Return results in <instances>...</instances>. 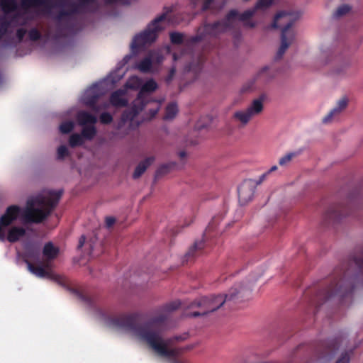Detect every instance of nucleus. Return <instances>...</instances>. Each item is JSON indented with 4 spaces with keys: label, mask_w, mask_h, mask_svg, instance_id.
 <instances>
[{
    "label": "nucleus",
    "mask_w": 363,
    "mask_h": 363,
    "mask_svg": "<svg viewBox=\"0 0 363 363\" xmlns=\"http://www.w3.org/2000/svg\"><path fill=\"white\" fill-rule=\"evenodd\" d=\"M203 241H199V242H196L193 247L194 249L200 250L203 247Z\"/></svg>",
    "instance_id": "obj_39"
},
{
    "label": "nucleus",
    "mask_w": 363,
    "mask_h": 363,
    "mask_svg": "<svg viewBox=\"0 0 363 363\" xmlns=\"http://www.w3.org/2000/svg\"><path fill=\"white\" fill-rule=\"evenodd\" d=\"M177 301L164 306L161 314L145 323H139L135 315H120L111 318L107 324L113 328L124 331L137 340L147 343L154 352L171 363H182L178 358L179 350L171 345L169 339H164L158 331L159 323L166 318V313L179 308Z\"/></svg>",
    "instance_id": "obj_1"
},
{
    "label": "nucleus",
    "mask_w": 363,
    "mask_h": 363,
    "mask_svg": "<svg viewBox=\"0 0 363 363\" xmlns=\"http://www.w3.org/2000/svg\"><path fill=\"white\" fill-rule=\"evenodd\" d=\"M124 74L125 72L121 71L120 68L116 72H111L106 78L93 84L85 90L81 96V101L86 106L90 107L96 113L107 108L108 107V104L99 106L96 105V103L101 96L113 88L114 84L118 82L123 77Z\"/></svg>",
    "instance_id": "obj_6"
},
{
    "label": "nucleus",
    "mask_w": 363,
    "mask_h": 363,
    "mask_svg": "<svg viewBox=\"0 0 363 363\" xmlns=\"http://www.w3.org/2000/svg\"><path fill=\"white\" fill-rule=\"evenodd\" d=\"M99 120L101 123L108 124L113 121V117L109 113L104 112L100 115Z\"/></svg>",
    "instance_id": "obj_31"
},
{
    "label": "nucleus",
    "mask_w": 363,
    "mask_h": 363,
    "mask_svg": "<svg viewBox=\"0 0 363 363\" xmlns=\"http://www.w3.org/2000/svg\"><path fill=\"white\" fill-rule=\"evenodd\" d=\"M158 85L153 79L142 83L137 99L133 101L131 108L123 113L118 129L123 126L130 129L138 125V122L135 121V118L141 112H143L145 120H150L156 116L160 109L162 101L154 100L147 94L155 91Z\"/></svg>",
    "instance_id": "obj_3"
},
{
    "label": "nucleus",
    "mask_w": 363,
    "mask_h": 363,
    "mask_svg": "<svg viewBox=\"0 0 363 363\" xmlns=\"http://www.w3.org/2000/svg\"><path fill=\"white\" fill-rule=\"evenodd\" d=\"M178 113V108L176 104L171 103L167 108L165 115L164 116V120H172Z\"/></svg>",
    "instance_id": "obj_25"
},
{
    "label": "nucleus",
    "mask_w": 363,
    "mask_h": 363,
    "mask_svg": "<svg viewBox=\"0 0 363 363\" xmlns=\"http://www.w3.org/2000/svg\"><path fill=\"white\" fill-rule=\"evenodd\" d=\"M179 156L181 159H184L186 157V152L185 151H181L179 152Z\"/></svg>",
    "instance_id": "obj_43"
},
{
    "label": "nucleus",
    "mask_w": 363,
    "mask_h": 363,
    "mask_svg": "<svg viewBox=\"0 0 363 363\" xmlns=\"http://www.w3.org/2000/svg\"><path fill=\"white\" fill-rule=\"evenodd\" d=\"M169 52V48H165L162 50L150 51L135 65L134 68L144 73L154 72L157 70L158 66L164 60L162 52Z\"/></svg>",
    "instance_id": "obj_10"
},
{
    "label": "nucleus",
    "mask_w": 363,
    "mask_h": 363,
    "mask_svg": "<svg viewBox=\"0 0 363 363\" xmlns=\"http://www.w3.org/2000/svg\"><path fill=\"white\" fill-rule=\"evenodd\" d=\"M269 69V67L267 66H264L262 68L260 69V70L257 73V76L261 75L262 73L267 72Z\"/></svg>",
    "instance_id": "obj_41"
},
{
    "label": "nucleus",
    "mask_w": 363,
    "mask_h": 363,
    "mask_svg": "<svg viewBox=\"0 0 363 363\" xmlns=\"http://www.w3.org/2000/svg\"><path fill=\"white\" fill-rule=\"evenodd\" d=\"M273 1L274 0H258L255 7L257 10H264L272 4Z\"/></svg>",
    "instance_id": "obj_27"
},
{
    "label": "nucleus",
    "mask_w": 363,
    "mask_h": 363,
    "mask_svg": "<svg viewBox=\"0 0 363 363\" xmlns=\"http://www.w3.org/2000/svg\"><path fill=\"white\" fill-rule=\"evenodd\" d=\"M208 23H206V25ZM205 26H206V24H204L203 26L200 27L198 30L197 35L195 37L191 38L190 40H186L185 38V35L181 33H178V32L171 33H170L171 41L173 44H177V45L182 43L183 42H186L185 46L186 48H189V46L190 45H192L198 41L202 40L208 37H213L212 35H206V36L200 38L199 30L201 28H203Z\"/></svg>",
    "instance_id": "obj_17"
},
{
    "label": "nucleus",
    "mask_w": 363,
    "mask_h": 363,
    "mask_svg": "<svg viewBox=\"0 0 363 363\" xmlns=\"http://www.w3.org/2000/svg\"><path fill=\"white\" fill-rule=\"evenodd\" d=\"M1 6L5 11H9L16 7V3L13 0H2Z\"/></svg>",
    "instance_id": "obj_30"
},
{
    "label": "nucleus",
    "mask_w": 363,
    "mask_h": 363,
    "mask_svg": "<svg viewBox=\"0 0 363 363\" xmlns=\"http://www.w3.org/2000/svg\"><path fill=\"white\" fill-rule=\"evenodd\" d=\"M296 32L294 30H285L281 31V43L276 54V58L282 57L289 46L294 42Z\"/></svg>",
    "instance_id": "obj_15"
},
{
    "label": "nucleus",
    "mask_w": 363,
    "mask_h": 363,
    "mask_svg": "<svg viewBox=\"0 0 363 363\" xmlns=\"http://www.w3.org/2000/svg\"><path fill=\"white\" fill-rule=\"evenodd\" d=\"M130 57H131V55H125L123 60V65L126 64L129 61Z\"/></svg>",
    "instance_id": "obj_42"
},
{
    "label": "nucleus",
    "mask_w": 363,
    "mask_h": 363,
    "mask_svg": "<svg viewBox=\"0 0 363 363\" xmlns=\"http://www.w3.org/2000/svg\"><path fill=\"white\" fill-rule=\"evenodd\" d=\"M40 37V33L36 29H32L29 32V38L33 40H38Z\"/></svg>",
    "instance_id": "obj_35"
},
{
    "label": "nucleus",
    "mask_w": 363,
    "mask_h": 363,
    "mask_svg": "<svg viewBox=\"0 0 363 363\" xmlns=\"http://www.w3.org/2000/svg\"><path fill=\"white\" fill-rule=\"evenodd\" d=\"M294 156H295L294 153H292V152L288 153L279 159V164L281 166H286L292 160V159L294 158Z\"/></svg>",
    "instance_id": "obj_29"
},
{
    "label": "nucleus",
    "mask_w": 363,
    "mask_h": 363,
    "mask_svg": "<svg viewBox=\"0 0 363 363\" xmlns=\"http://www.w3.org/2000/svg\"><path fill=\"white\" fill-rule=\"evenodd\" d=\"M348 99L346 97L340 99L336 105L330 110V111L323 117L322 121L323 123H330L337 118L347 108Z\"/></svg>",
    "instance_id": "obj_16"
},
{
    "label": "nucleus",
    "mask_w": 363,
    "mask_h": 363,
    "mask_svg": "<svg viewBox=\"0 0 363 363\" xmlns=\"http://www.w3.org/2000/svg\"><path fill=\"white\" fill-rule=\"evenodd\" d=\"M58 252V248L54 246L52 242H48L43 247V257L48 260L53 259L57 257Z\"/></svg>",
    "instance_id": "obj_22"
},
{
    "label": "nucleus",
    "mask_w": 363,
    "mask_h": 363,
    "mask_svg": "<svg viewBox=\"0 0 363 363\" xmlns=\"http://www.w3.org/2000/svg\"><path fill=\"white\" fill-rule=\"evenodd\" d=\"M74 127V123L72 121H65L60 125V131L62 133H68L71 132Z\"/></svg>",
    "instance_id": "obj_26"
},
{
    "label": "nucleus",
    "mask_w": 363,
    "mask_h": 363,
    "mask_svg": "<svg viewBox=\"0 0 363 363\" xmlns=\"http://www.w3.org/2000/svg\"><path fill=\"white\" fill-rule=\"evenodd\" d=\"M174 66L167 77L166 81L169 82L177 69H183L184 71H196L203 62V56L201 53L194 52L191 50H181L173 53Z\"/></svg>",
    "instance_id": "obj_8"
},
{
    "label": "nucleus",
    "mask_w": 363,
    "mask_h": 363,
    "mask_svg": "<svg viewBox=\"0 0 363 363\" xmlns=\"http://www.w3.org/2000/svg\"><path fill=\"white\" fill-rule=\"evenodd\" d=\"M360 267L363 269V262L360 264Z\"/></svg>",
    "instance_id": "obj_45"
},
{
    "label": "nucleus",
    "mask_w": 363,
    "mask_h": 363,
    "mask_svg": "<svg viewBox=\"0 0 363 363\" xmlns=\"http://www.w3.org/2000/svg\"><path fill=\"white\" fill-rule=\"evenodd\" d=\"M350 11V7L348 5H342L339 6L335 11L334 15L335 17H341Z\"/></svg>",
    "instance_id": "obj_28"
},
{
    "label": "nucleus",
    "mask_w": 363,
    "mask_h": 363,
    "mask_svg": "<svg viewBox=\"0 0 363 363\" xmlns=\"http://www.w3.org/2000/svg\"><path fill=\"white\" fill-rule=\"evenodd\" d=\"M298 18L296 13L287 11H280L274 16V20L268 28H281V31L285 30H293L292 25Z\"/></svg>",
    "instance_id": "obj_11"
},
{
    "label": "nucleus",
    "mask_w": 363,
    "mask_h": 363,
    "mask_svg": "<svg viewBox=\"0 0 363 363\" xmlns=\"http://www.w3.org/2000/svg\"><path fill=\"white\" fill-rule=\"evenodd\" d=\"M57 153L58 159H63L68 155L69 150L65 145H61L58 147Z\"/></svg>",
    "instance_id": "obj_32"
},
{
    "label": "nucleus",
    "mask_w": 363,
    "mask_h": 363,
    "mask_svg": "<svg viewBox=\"0 0 363 363\" xmlns=\"http://www.w3.org/2000/svg\"><path fill=\"white\" fill-rule=\"evenodd\" d=\"M115 218L113 217H108L106 219V224L109 228L112 226L115 223Z\"/></svg>",
    "instance_id": "obj_37"
},
{
    "label": "nucleus",
    "mask_w": 363,
    "mask_h": 363,
    "mask_svg": "<svg viewBox=\"0 0 363 363\" xmlns=\"http://www.w3.org/2000/svg\"><path fill=\"white\" fill-rule=\"evenodd\" d=\"M22 6L25 9L23 15H27L28 11L30 9H49L51 6V1L50 0H22ZM16 18L19 24H25L27 22L24 16H18Z\"/></svg>",
    "instance_id": "obj_13"
},
{
    "label": "nucleus",
    "mask_w": 363,
    "mask_h": 363,
    "mask_svg": "<svg viewBox=\"0 0 363 363\" xmlns=\"http://www.w3.org/2000/svg\"><path fill=\"white\" fill-rule=\"evenodd\" d=\"M216 0H190V4L193 8L201 6L202 11H206L213 9Z\"/></svg>",
    "instance_id": "obj_23"
},
{
    "label": "nucleus",
    "mask_w": 363,
    "mask_h": 363,
    "mask_svg": "<svg viewBox=\"0 0 363 363\" xmlns=\"http://www.w3.org/2000/svg\"><path fill=\"white\" fill-rule=\"evenodd\" d=\"M60 193L45 190L29 199L23 211L18 206H11L0 217V240L15 242L24 236L26 230L15 225L22 216L26 223H39L45 219L57 205Z\"/></svg>",
    "instance_id": "obj_2"
},
{
    "label": "nucleus",
    "mask_w": 363,
    "mask_h": 363,
    "mask_svg": "<svg viewBox=\"0 0 363 363\" xmlns=\"http://www.w3.org/2000/svg\"><path fill=\"white\" fill-rule=\"evenodd\" d=\"M127 103L128 97L125 89L117 90L111 96L110 104L113 106H124Z\"/></svg>",
    "instance_id": "obj_18"
},
{
    "label": "nucleus",
    "mask_w": 363,
    "mask_h": 363,
    "mask_svg": "<svg viewBox=\"0 0 363 363\" xmlns=\"http://www.w3.org/2000/svg\"><path fill=\"white\" fill-rule=\"evenodd\" d=\"M169 20L168 13H164L155 18L143 32L134 36L130 45L132 52H135L137 50L153 43L157 39L158 33L168 26Z\"/></svg>",
    "instance_id": "obj_7"
},
{
    "label": "nucleus",
    "mask_w": 363,
    "mask_h": 363,
    "mask_svg": "<svg viewBox=\"0 0 363 363\" xmlns=\"http://www.w3.org/2000/svg\"><path fill=\"white\" fill-rule=\"evenodd\" d=\"M77 120L78 124L83 127L82 135L75 133L69 138V145L71 147L81 145L84 143V139L91 140L96 133V129L94 126L97 122L96 116L86 111H82L77 113Z\"/></svg>",
    "instance_id": "obj_9"
},
{
    "label": "nucleus",
    "mask_w": 363,
    "mask_h": 363,
    "mask_svg": "<svg viewBox=\"0 0 363 363\" xmlns=\"http://www.w3.org/2000/svg\"><path fill=\"white\" fill-rule=\"evenodd\" d=\"M277 169V166H272L267 172L269 174L271 172H274Z\"/></svg>",
    "instance_id": "obj_44"
},
{
    "label": "nucleus",
    "mask_w": 363,
    "mask_h": 363,
    "mask_svg": "<svg viewBox=\"0 0 363 363\" xmlns=\"http://www.w3.org/2000/svg\"><path fill=\"white\" fill-rule=\"evenodd\" d=\"M245 108L247 110L250 115L254 118L262 112L264 109V101L261 98L254 99Z\"/></svg>",
    "instance_id": "obj_19"
},
{
    "label": "nucleus",
    "mask_w": 363,
    "mask_h": 363,
    "mask_svg": "<svg viewBox=\"0 0 363 363\" xmlns=\"http://www.w3.org/2000/svg\"><path fill=\"white\" fill-rule=\"evenodd\" d=\"M142 79L137 76H133L128 79L127 81L124 89L127 91V89H131L134 90H137L138 89H140L142 85Z\"/></svg>",
    "instance_id": "obj_24"
},
{
    "label": "nucleus",
    "mask_w": 363,
    "mask_h": 363,
    "mask_svg": "<svg viewBox=\"0 0 363 363\" xmlns=\"http://www.w3.org/2000/svg\"><path fill=\"white\" fill-rule=\"evenodd\" d=\"M257 183L253 179L245 180L238 189V200L241 205H245L250 202L255 194Z\"/></svg>",
    "instance_id": "obj_12"
},
{
    "label": "nucleus",
    "mask_w": 363,
    "mask_h": 363,
    "mask_svg": "<svg viewBox=\"0 0 363 363\" xmlns=\"http://www.w3.org/2000/svg\"><path fill=\"white\" fill-rule=\"evenodd\" d=\"M26 31V30L21 28L17 30V36L19 40H21L24 37Z\"/></svg>",
    "instance_id": "obj_36"
},
{
    "label": "nucleus",
    "mask_w": 363,
    "mask_h": 363,
    "mask_svg": "<svg viewBox=\"0 0 363 363\" xmlns=\"http://www.w3.org/2000/svg\"><path fill=\"white\" fill-rule=\"evenodd\" d=\"M334 352L333 351L327 352L325 354H323L318 360L317 363H326L330 361L333 356Z\"/></svg>",
    "instance_id": "obj_33"
},
{
    "label": "nucleus",
    "mask_w": 363,
    "mask_h": 363,
    "mask_svg": "<svg viewBox=\"0 0 363 363\" xmlns=\"http://www.w3.org/2000/svg\"><path fill=\"white\" fill-rule=\"evenodd\" d=\"M85 237L84 236H82L79 240V244H78V248H82L85 242Z\"/></svg>",
    "instance_id": "obj_40"
},
{
    "label": "nucleus",
    "mask_w": 363,
    "mask_h": 363,
    "mask_svg": "<svg viewBox=\"0 0 363 363\" xmlns=\"http://www.w3.org/2000/svg\"><path fill=\"white\" fill-rule=\"evenodd\" d=\"M30 257L28 254V250L26 252V263L28 265V270L33 274H35L36 277L40 278H49L52 279H56L57 276L55 275L52 272V271L50 269V266L48 264H45L43 266H38L35 267L32 264L30 263L28 261V259H30Z\"/></svg>",
    "instance_id": "obj_14"
},
{
    "label": "nucleus",
    "mask_w": 363,
    "mask_h": 363,
    "mask_svg": "<svg viewBox=\"0 0 363 363\" xmlns=\"http://www.w3.org/2000/svg\"><path fill=\"white\" fill-rule=\"evenodd\" d=\"M350 359V354L347 352H345L338 357L336 363H349Z\"/></svg>",
    "instance_id": "obj_34"
},
{
    "label": "nucleus",
    "mask_w": 363,
    "mask_h": 363,
    "mask_svg": "<svg viewBox=\"0 0 363 363\" xmlns=\"http://www.w3.org/2000/svg\"><path fill=\"white\" fill-rule=\"evenodd\" d=\"M255 280L252 281L247 279L240 283L234 285L227 294H219L218 296H211L209 297L202 298L199 301L194 302L191 307L197 306L201 308L200 311H195L189 313L187 315L191 317H197L206 315L208 313L213 312L222 306L226 301L232 300H245L250 297L253 283Z\"/></svg>",
    "instance_id": "obj_4"
},
{
    "label": "nucleus",
    "mask_w": 363,
    "mask_h": 363,
    "mask_svg": "<svg viewBox=\"0 0 363 363\" xmlns=\"http://www.w3.org/2000/svg\"><path fill=\"white\" fill-rule=\"evenodd\" d=\"M257 9L255 7L247 9L240 13L236 10H231L220 21L214 23L207 24L199 30V36L202 38L206 35L218 36L220 34L230 32L238 28L240 22L248 28H254L257 23L250 20L254 16Z\"/></svg>",
    "instance_id": "obj_5"
},
{
    "label": "nucleus",
    "mask_w": 363,
    "mask_h": 363,
    "mask_svg": "<svg viewBox=\"0 0 363 363\" xmlns=\"http://www.w3.org/2000/svg\"><path fill=\"white\" fill-rule=\"evenodd\" d=\"M233 118L235 121L240 123L242 125H246L252 118L246 108L235 111Z\"/></svg>",
    "instance_id": "obj_20"
},
{
    "label": "nucleus",
    "mask_w": 363,
    "mask_h": 363,
    "mask_svg": "<svg viewBox=\"0 0 363 363\" xmlns=\"http://www.w3.org/2000/svg\"><path fill=\"white\" fill-rule=\"evenodd\" d=\"M268 175H269V174L267 172L265 173L262 174L260 176L259 179L258 181H255L257 183V185L261 184L267 178V177Z\"/></svg>",
    "instance_id": "obj_38"
},
{
    "label": "nucleus",
    "mask_w": 363,
    "mask_h": 363,
    "mask_svg": "<svg viewBox=\"0 0 363 363\" xmlns=\"http://www.w3.org/2000/svg\"><path fill=\"white\" fill-rule=\"evenodd\" d=\"M155 158L153 157H150L139 163L135 169L133 177L135 179L140 177L145 172L146 169L153 162Z\"/></svg>",
    "instance_id": "obj_21"
},
{
    "label": "nucleus",
    "mask_w": 363,
    "mask_h": 363,
    "mask_svg": "<svg viewBox=\"0 0 363 363\" xmlns=\"http://www.w3.org/2000/svg\"><path fill=\"white\" fill-rule=\"evenodd\" d=\"M333 295V293H331V294H330L328 295V297H331Z\"/></svg>",
    "instance_id": "obj_46"
}]
</instances>
